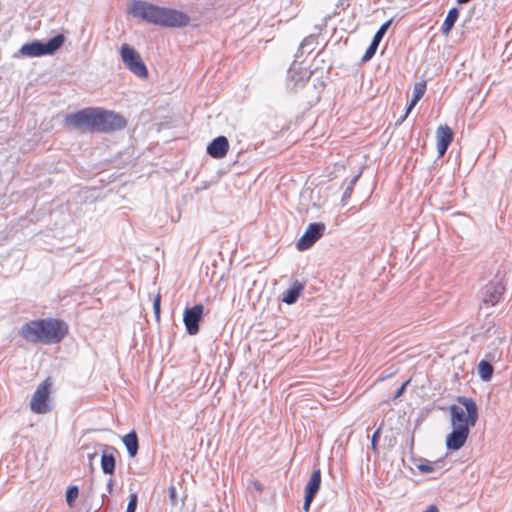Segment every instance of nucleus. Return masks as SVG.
Here are the masks:
<instances>
[{
  "label": "nucleus",
  "instance_id": "nucleus-1",
  "mask_svg": "<svg viewBox=\"0 0 512 512\" xmlns=\"http://www.w3.org/2000/svg\"><path fill=\"white\" fill-rule=\"evenodd\" d=\"M452 431L446 436V448L451 451L460 450L466 443L470 429L478 421V406L472 398L459 396L456 403L449 407Z\"/></svg>",
  "mask_w": 512,
  "mask_h": 512
},
{
  "label": "nucleus",
  "instance_id": "nucleus-2",
  "mask_svg": "<svg viewBox=\"0 0 512 512\" xmlns=\"http://www.w3.org/2000/svg\"><path fill=\"white\" fill-rule=\"evenodd\" d=\"M128 13L148 23L171 28L185 27L190 23V17L184 12L158 6L142 0H133L128 6Z\"/></svg>",
  "mask_w": 512,
  "mask_h": 512
},
{
  "label": "nucleus",
  "instance_id": "nucleus-3",
  "mask_svg": "<svg viewBox=\"0 0 512 512\" xmlns=\"http://www.w3.org/2000/svg\"><path fill=\"white\" fill-rule=\"evenodd\" d=\"M68 333L65 322L45 318L26 322L19 329V335L29 343L56 344Z\"/></svg>",
  "mask_w": 512,
  "mask_h": 512
},
{
  "label": "nucleus",
  "instance_id": "nucleus-4",
  "mask_svg": "<svg viewBox=\"0 0 512 512\" xmlns=\"http://www.w3.org/2000/svg\"><path fill=\"white\" fill-rule=\"evenodd\" d=\"M65 38L63 35H57L47 43L33 41L22 45L18 54L24 57H40L53 54L63 45Z\"/></svg>",
  "mask_w": 512,
  "mask_h": 512
},
{
  "label": "nucleus",
  "instance_id": "nucleus-5",
  "mask_svg": "<svg viewBox=\"0 0 512 512\" xmlns=\"http://www.w3.org/2000/svg\"><path fill=\"white\" fill-rule=\"evenodd\" d=\"M53 382L51 378H46L40 383L32 395L30 409L36 414H46L50 412V394Z\"/></svg>",
  "mask_w": 512,
  "mask_h": 512
},
{
  "label": "nucleus",
  "instance_id": "nucleus-6",
  "mask_svg": "<svg viewBox=\"0 0 512 512\" xmlns=\"http://www.w3.org/2000/svg\"><path fill=\"white\" fill-rule=\"evenodd\" d=\"M120 55L126 68L135 76L145 79L148 76V70L140 54L130 45L123 44L120 49Z\"/></svg>",
  "mask_w": 512,
  "mask_h": 512
},
{
  "label": "nucleus",
  "instance_id": "nucleus-7",
  "mask_svg": "<svg viewBox=\"0 0 512 512\" xmlns=\"http://www.w3.org/2000/svg\"><path fill=\"white\" fill-rule=\"evenodd\" d=\"M99 108H85L75 113L68 114L65 122L77 129L97 131Z\"/></svg>",
  "mask_w": 512,
  "mask_h": 512
},
{
  "label": "nucleus",
  "instance_id": "nucleus-8",
  "mask_svg": "<svg viewBox=\"0 0 512 512\" xmlns=\"http://www.w3.org/2000/svg\"><path fill=\"white\" fill-rule=\"evenodd\" d=\"M127 122L123 116L102 108L98 110L97 131L106 132L123 129Z\"/></svg>",
  "mask_w": 512,
  "mask_h": 512
},
{
  "label": "nucleus",
  "instance_id": "nucleus-9",
  "mask_svg": "<svg viewBox=\"0 0 512 512\" xmlns=\"http://www.w3.org/2000/svg\"><path fill=\"white\" fill-rule=\"evenodd\" d=\"M325 225L323 223H312L308 226L305 233L298 240L296 246L299 251L310 248L324 233Z\"/></svg>",
  "mask_w": 512,
  "mask_h": 512
},
{
  "label": "nucleus",
  "instance_id": "nucleus-10",
  "mask_svg": "<svg viewBox=\"0 0 512 512\" xmlns=\"http://www.w3.org/2000/svg\"><path fill=\"white\" fill-rule=\"evenodd\" d=\"M204 306L202 304L186 308L183 314V322L190 335H196L199 332V321L202 318Z\"/></svg>",
  "mask_w": 512,
  "mask_h": 512
},
{
  "label": "nucleus",
  "instance_id": "nucleus-11",
  "mask_svg": "<svg viewBox=\"0 0 512 512\" xmlns=\"http://www.w3.org/2000/svg\"><path fill=\"white\" fill-rule=\"evenodd\" d=\"M504 292V286L500 282H492L484 286L481 291V303L487 307L497 304Z\"/></svg>",
  "mask_w": 512,
  "mask_h": 512
},
{
  "label": "nucleus",
  "instance_id": "nucleus-12",
  "mask_svg": "<svg viewBox=\"0 0 512 512\" xmlns=\"http://www.w3.org/2000/svg\"><path fill=\"white\" fill-rule=\"evenodd\" d=\"M436 140L438 155L442 157L453 140V131L447 125L439 126L436 131Z\"/></svg>",
  "mask_w": 512,
  "mask_h": 512
},
{
  "label": "nucleus",
  "instance_id": "nucleus-13",
  "mask_svg": "<svg viewBox=\"0 0 512 512\" xmlns=\"http://www.w3.org/2000/svg\"><path fill=\"white\" fill-rule=\"evenodd\" d=\"M229 149V142L225 136L215 138L208 146L207 153L215 158L221 159L226 156Z\"/></svg>",
  "mask_w": 512,
  "mask_h": 512
},
{
  "label": "nucleus",
  "instance_id": "nucleus-14",
  "mask_svg": "<svg viewBox=\"0 0 512 512\" xmlns=\"http://www.w3.org/2000/svg\"><path fill=\"white\" fill-rule=\"evenodd\" d=\"M115 448L105 446L102 450L101 468L105 474H113L115 470Z\"/></svg>",
  "mask_w": 512,
  "mask_h": 512
},
{
  "label": "nucleus",
  "instance_id": "nucleus-15",
  "mask_svg": "<svg viewBox=\"0 0 512 512\" xmlns=\"http://www.w3.org/2000/svg\"><path fill=\"white\" fill-rule=\"evenodd\" d=\"M304 289V285L299 281H295L292 286L282 295V301L288 305L294 304Z\"/></svg>",
  "mask_w": 512,
  "mask_h": 512
},
{
  "label": "nucleus",
  "instance_id": "nucleus-16",
  "mask_svg": "<svg viewBox=\"0 0 512 512\" xmlns=\"http://www.w3.org/2000/svg\"><path fill=\"white\" fill-rule=\"evenodd\" d=\"M425 91H426V83L425 82H417L414 85L413 97H412L411 102L406 109V113L401 121H403L408 116V114L415 107V105L418 103V101L423 97Z\"/></svg>",
  "mask_w": 512,
  "mask_h": 512
},
{
  "label": "nucleus",
  "instance_id": "nucleus-17",
  "mask_svg": "<svg viewBox=\"0 0 512 512\" xmlns=\"http://www.w3.org/2000/svg\"><path fill=\"white\" fill-rule=\"evenodd\" d=\"M321 484V472L319 469L314 470L305 487V495L315 497Z\"/></svg>",
  "mask_w": 512,
  "mask_h": 512
},
{
  "label": "nucleus",
  "instance_id": "nucleus-18",
  "mask_svg": "<svg viewBox=\"0 0 512 512\" xmlns=\"http://www.w3.org/2000/svg\"><path fill=\"white\" fill-rule=\"evenodd\" d=\"M122 440L130 457H135L138 452V438L136 433L132 431L125 435Z\"/></svg>",
  "mask_w": 512,
  "mask_h": 512
},
{
  "label": "nucleus",
  "instance_id": "nucleus-19",
  "mask_svg": "<svg viewBox=\"0 0 512 512\" xmlns=\"http://www.w3.org/2000/svg\"><path fill=\"white\" fill-rule=\"evenodd\" d=\"M458 16H459V12H458L457 8H452L449 10V12L444 20V23L442 25L443 34L448 35L450 33L456 20L458 19Z\"/></svg>",
  "mask_w": 512,
  "mask_h": 512
},
{
  "label": "nucleus",
  "instance_id": "nucleus-20",
  "mask_svg": "<svg viewBox=\"0 0 512 512\" xmlns=\"http://www.w3.org/2000/svg\"><path fill=\"white\" fill-rule=\"evenodd\" d=\"M478 373L482 380L490 381L493 374V367L489 362L482 360L478 364Z\"/></svg>",
  "mask_w": 512,
  "mask_h": 512
},
{
  "label": "nucleus",
  "instance_id": "nucleus-21",
  "mask_svg": "<svg viewBox=\"0 0 512 512\" xmlns=\"http://www.w3.org/2000/svg\"><path fill=\"white\" fill-rule=\"evenodd\" d=\"M79 496V489L77 486H70L66 492L67 505L72 508L75 504L76 499Z\"/></svg>",
  "mask_w": 512,
  "mask_h": 512
},
{
  "label": "nucleus",
  "instance_id": "nucleus-22",
  "mask_svg": "<svg viewBox=\"0 0 512 512\" xmlns=\"http://www.w3.org/2000/svg\"><path fill=\"white\" fill-rule=\"evenodd\" d=\"M437 464L438 463L436 462L425 460L424 462L418 464L417 468L421 473H432L435 471Z\"/></svg>",
  "mask_w": 512,
  "mask_h": 512
},
{
  "label": "nucleus",
  "instance_id": "nucleus-23",
  "mask_svg": "<svg viewBox=\"0 0 512 512\" xmlns=\"http://www.w3.org/2000/svg\"><path fill=\"white\" fill-rule=\"evenodd\" d=\"M391 24V21H386L380 28L379 30L376 32V34L374 35V38L376 39V41H380L382 40L383 36L385 35V33L387 32L389 26Z\"/></svg>",
  "mask_w": 512,
  "mask_h": 512
},
{
  "label": "nucleus",
  "instance_id": "nucleus-24",
  "mask_svg": "<svg viewBox=\"0 0 512 512\" xmlns=\"http://www.w3.org/2000/svg\"><path fill=\"white\" fill-rule=\"evenodd\" d=\"M137 499V494L132 493L130 495L126 512H135L137 507Z\"/></svg>",
  "mask_w": 512,
  "mask_h": 512
},
{
  "label": "nucleus",
  "instance_id": "nucleus-25",
  "mask_svg": "<svg viewBox=\"0 0 512 512\" xmlns=\"http://www.w3.org/2000/svg\"><path fill=\"white\" fill-rule=\"evenodd\" d=\"M168 494H169V500L172 504V506H177L178 504V499H177V490H176V487L175 486H170L169 489H168Z\"/></svg>",
  "mask_w": 512,
  "mask_h": 512
},
{
  "label": "nucleus",
  "instance_id": "nucleus-26",
  "mask_svg": "<svg viewBox=\"0 0 512 512\" xmlns=\"http://www.w3.org/2000/svg\"><path fill=\"white\" fill-rule=\"evenodd\" d=\"M160 303H161V296H160V294H157L153 301V309H154L156 318L160 317Z\"/></svg>",
  "mask_w": 512,
  "mask_h": 512
},
{
  "label": "nucleus",
  "instance_id": "nucleus-27",
  "mask_svg": "<svg viewBox=\"0 0 512 512\" xmlns=\"http://www.w3.org/2000/svg\"><path fill=\"white\" fill-rule=\"evenodd\" d=\"M380 431H381V427H379L373 434L372 438H371V446H372V449L375 450L376 449V446H377V442H378V438L380 436Z\"/></svg>",
  "mask_w": 512,
  "mask_h": 512
},
{
  "label": "nucleus",
  "instance_id": "nucleus-28",
  "mask_svg": "<svg viewBox=\"0 0 512 512\" xmlns=\"http://www.w3.org/2000/svg\"><path fill=\"white\" fill-rule=\"evenodd\" d=\"M375 53H376V51L371 49V47H368L365 54L362 57V61L363 62L369 61L375 55Z\"/></svg>",
  "mask_w": 512,
  "mask_h": 512
},
{
  "label": "nucleus",
  "instance_id": "nucleus-29",
  "mask_svg": "<svg viewBox=\"0 0 512 512\" xmlns=\"http://www.w3.org/2000/svg\"><path fill=\"white\" fill-rule=\"evenodd\" d=\"M314 497L310 496V495H305V501H304V505H303V509L308 512L309 511V508H310V505H311V502L313 501Z\"/></svg>",
  "mask_w": 512,
  "mask_h": 512
},
{
  "label": "nucleus",
  "instance_id": "nucleus-30",
  "mask_svg": "<svg viewBox=\"0 0 512 512\" xmlns=\"http://www.w3.org/2000/svg\"><path fill=\"white\" fill-rule=\"evenodd\" d=\"M379 43H380V41H376V39L373 37V40H372V42H371L369 47H371V49L376 51L377 48H378Z\"/></svg>",
  "mask_w": 512,
  "mask_h": 512
},
{
  "label": "nucleus",
  "instance_id": "nucleus-31",
  "mask_svg": "<svg viewBox=\"0 0 512 512\" xmlns=\"http://www.w3.org/2000/svg\"><path fill=\"white\" fill-rule=\"evenodd\" d=\"M379 43H380V41H376V39L373 37V40H372V42H371L369 47H371V49L376 51L377 48H378Z\"/></svg>",
  "mask_w": 512,
  "mask_h": 512
},
{
  "label": "nucleus",
  "instance_id": "nucleus-32",
  "mask_svg": "<svg viewBox=\"0 0 512 512\" xmlns=\"http://www.w3.org/2000/svg\"><path fill=\"white\" fill-rule=\"evenodd\" d=\"M407 385V382H405L396 392L395 394V398H398L399 396H401V394L403 393L405 387Z\"/></svg>",
  "mask_w": 512,
  "mask_h": 512
},
{
  "label": "nucleus",
  "instance_id": "nucleus-33",
  "mask_svg": "<svg viewBox=\"0 0 512 512\" xmlns=\"http://www.w3.org/2000/svg\"><path fill=\"white\" fill-rule=\"evenodd\" d=\"M423 512H438V509L436 506H429L425 511Z\"/></svg>",
  "mask_w": 512,
  "mask_h": 512
},
{
  "label": "nucleus",
  "instance_id": "nucleus-34",
  "mask_svg": "<svg viewBox=\"0 0 512 512\" xmlns=\"http://www.w3.org/2000/svg\"><path fill=\"white\" fill-rule=\"evenodd\" d=\"M356 180H357V178H354V179L351 181V183H350V187L346 190L345 195L350 194V191H351V189H352V186L354 185V183L356 182Z\"/></svg>",
  "mask_w": 512,
  "mask_h": 512
},
{
  "label": "nucleus",
  "instance_id": "nucleus-35",
  "mask_svg": "<svg viewBox=\"0 0 512 512\" xmlns=\"http://www.w3.org/2000/svg\"><path fill=\"white\" fill-rule=\"evenodd\" d=\"M113 488V481L110 479L108 482V491L111 492Z\"/></svg>",
  "mask_w": 512,
  "mask_h": 512
},
{
  "label": "nucleus",
  "instance_id": "nucleus-36",
  "mask_svg": "<svg viewBox=\"0 0 512 512\" xmlns=\"http://www.w3.org/2000/svg\"><path fill=\"white\" fill-rule=\"evenodd\" d=\"M457 1H458V3L463 4V3H467V2H469L470 0H457Z\"/></svg>",
  "mask_w": 512,
  "mask_h": 512
}]
</instances>
